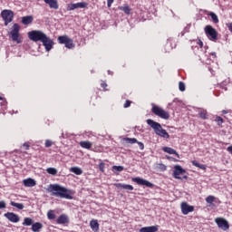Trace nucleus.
<instances>
[{"label":"nucleus","mask_w":232,"mask_h":232,"mask_svg":"<svg viewBox=\"0 0 232 232\" xmlns=\"http://www.w3.org/2000/svg\"><path fill=\"white\" fill-rule=\"evenodd\" d=\"M23 148H24V150H30V143L28 142L24 143Z\"/></svg>","instance_id":"48"},{"label":"nucleus","mask_w":232,"mask_h":232,"mask_svg":"<svg viewBox=\"0 0 232 232\" xmlns=\"http://www.w3.org/2000/svg\"><path fill=\"white\" fill-rule=\"evenodd\" d=\"M90 226H91V228L92 229V231H94V232L99 231V222L96 219L91 220Z\"/></svg>","instance_id":"23"},{"label":"nucleus","mask_w":232,"mask_h":232,"mask_svg":"<svg viewBox=\"0 0 232 232\" xmlns=\"http://www.w3.org/2000/svg\"><path fill=\"white\" fill-rule=\"evenodd\" d=\"M28 37L30 41L34 43H43L46 52H50L53 48V40H52L46 34L43 33L41 30H33L28 33Z\"/></svg>","instance_id":"1"},{"label":"nucleus","mask_w":232,"mask_h":232,"mask_svg":"<svg viewBox=\"0 0 232 232\" xmlns=\"http://www.w3.org/2000/svg\"><path fill=\"white\" fill-rule=\"evenodd\" d=\"M192 166H195L196 168H199V169H203L204 171H205V169H207V167L205 164H200L197 160L192 161Z\"/></svg>","instance_id":"25"},{"label":"nucleus","mask_w":232,"mask_h":232,"mask_svg":"<svg viewBox=\"0 0 232 232\" xmlns=\"http://www.w3.org/2000/svg\"><path fill=\"white\" fill-rule=\"evenodd\" d=\"M47 218H48L49 220H55V211H53V210H49V211L47 212Z\"/></svg>","instance_id":"33"},{"label":"nucleus","mask_w":232,"mask_h":232,"mask_svg":"<svg viewBox=\"0 0 232 232\" xmlns=\"http://www.w3.org/2000/svg\"><path fill=\"white\" fill-rule=\"evenodd\" d=\"M181 211L183 215H188V213H193L195 211V207L188 205L186 202L181 203Z\"/></svg>","instance_id":"13"},{"label":"nucleus","mask_w":232,"mask_h":232,"mask_svg":"<svg viewBox=\"0 0 232 232\" xmlns=\"http://www.w3.org/2000/svg\"><path fill=\"white\" fill-rule=\"evenodd\" d=\"M112 171H124V168L122 166H112Z\"/></svg>","instance_id":"38"},{"label":"nucleus","mask_w":232,"mask_h":232,"mask_svg":"<svg viewBox=\"0 0 232 232\" xmlns=\"http://www.w3.org/2000/svg\"><path fill=\"white\" fill-rule=\"evenodd\" d=\"M0 104H1V106H3L4 108H6V104H8V102H6L5 99L3 98L2 102H1Z\"/></svg>","instance_id":"45"},{"label":"nucleus","mask_w":232,"mask_h":232,"mask_svg":"<svg viewBox=\"0 0 232 232\" xmlns=\"http://www.w3.org/2000/svg\"><path fill=\"white\" fill-rule=\"evenodd\" d=\"M227 150L228 151V153H230V155H232V146L227 147Z\"/></svg>","instance_id":"51"},{"label":"nucleus","mask_w":232,"mask_h":232,"mask_svg":"<svg viewBox=\"0 0 232 232\" xmlns=\"http://www.w3.org/2000/svg\"><path fill=\"white\" fill-rule=\"evenodd\" d=\"M6 208V203L5 201H0V209H5Z\"/></svg>","instance_id":"46"},{"label":"nucleus","mask_w":232,"mask_h":232,"mask_svg":"<svg viewBox=\"0 0 232 232\" xmlns=\"http://www.w3.org/2000/svg\"><path fill=\"white\" fill-rule=\"evenodd\" d=\"M186 173V169H184L180 165L174 166V170L172 177L174 179H177L178 180H182V179H185V180H188V176L180 177V175H184Z\"/></svg>","instance_id":"9"},{"label":"nucleus","mask_w":232,"mask_h":232,"mask_svg":"<svg viewBox=\"0 0 232 232\" xmlns=\"http://www.w3.org/2000/svg\"><path fill=\"white\" fill-rule=\"evenodd\" d=\"M118 8L121 12H124L126 15H130V14H131V8H130V5L128 4H124L123 5L119 6Z\"/></svg>","instance_id":"21"},{"label":"nucleus","mask_w":232,"mask_h":232,"mask_svg":"<svg viewBox=\"0 0 232 232\" xmlns=\"http://www.w3.org/2000/svg\"><path fill=\"white\" fill-rule=\"evenodd\" d=\"M49 8L53 10H59V2L57 0H43Z\"/></svg>","instance_id":"14"},{"label":"nucleus","mask_w":232,"mask_h":232,"mask_svg":"<svg viewBox=\"0 0 232 232\" xmlns=\"http://www.w3.org/2000/svg\"><path fill=\"white\" fill-rule=\"evenodd\" d=\"M198 115H199L200 119H202L203 121H207V119H208V111H206V110L200 111L198 112Z\"/></svg>","instance_id":"27"},{"label":"nucleus","mask_w":232,"mask_h":232,"mask_svg":"<svg viewBox=\"0 0 232 232\" xmlns=\"http://www.w3.org/2000/svg\"><path fill=\"white\" fill-rule=\"evenodd\" d=\"M162 151H164L165 153H169V155H175L176 157H178V159H180V155H179V152H177V150L170 147H163Z\"/></svg>","instance_id":"17"},{"label":"nucleus","mask_w":232,"mask_h":232,"mask_svg":"<svg viewBox=\"0 0 232 232\" xmlns=\"http://www.w3.org/2000/svg\"><path fill=\"white\" fill-rule=\"evenodd\" d=\"M223 113H227V111H223Z\"/></svg>","instance_id":"53"},{"label":"nucleus","mask_w":232,"mask_h":232,"mask_svg":"<svg viewBox=\"0 0 232 232\" xmlns=\"http://www.w3.org/2000/svg\"><path fill=\"white\" fill-rule=\"evenodd\" d=\"M209 16L211 17V19L215 24H218V23H219L218 16L215 13H213V12L209 13Z\"/></svg>","instance_id":"30"},{"label":"nucleus","mask_w":232,"mask_h":232,"mask_svg":"<svg viewBox=\"0 0 232 232\" xmlns=\"http://www.w3.org/2000/svg\"><path fill=\"white\" fill-rule=\"evenodd\" d=\"M215 222H216L218 227H219V229H222L223 231H227V229H229V222H227V220H226V218H217L215 219Z\"/></svg>","instance_id":"10"},{"label":"nucleus","mask_w":232,"mask_h":232,"mask_svg":"<svg viewBox=\"0 0 232 232\" xmlns=\"http://www.w3.org/2000/svg\"><path fill=\"white\" fill-rule=\"evenodd\" d=\"M116 188H119L121 189H128L129 191H133V186H131V185L118 183V184H116Z\"/></svg>","instance_id":"22"},{"label":"nucleus","mask_w":232,"mask_h":232,"mask_svg":"<svg viewBox=\"0 0 232 232\" xmlns=\"http://www.w3.org/2000/svg\"><path fill=\"white\" fill-rule=\"evenodd\" d=\"M40 229H43V225L39 222H36L32 225V231L33 232H39Z\"/></svg>","instance_id":"24"},{"label":"nucleus","mask_w":232,"mask_h":232,"mask_svg":"<svg viewBox=\"0 0 232 232\" xmlns=\"http://www.w3.org/2000/svg\"><path fill=\"white\" fill-rule=\"evenodd\" d=\"M114 1L115 0H107V6H108V8H111V5H113Z\"/></svg>","instance_id":"44"},{"label":"nucleus","mask_w":232,"mask_h":232,"mask_svg":"<svg viewBox=\"0 0 232 232\" xmlns=\"http://www.w3.org/2000/svg\"><path fill=\"white\" fill-rule=\"evenodd\" d=\"M14 11L10 9H5L1 12V17L4 21L5 26H8V24L14 21Z\"/></svg>","instance_id":"7"},{"label":"nucleus","mask_w":232,"mask_h":232,"mask_svg":"<svg viewBox=\"0 0 232 232\" xmlns=\"http://www.w3.org/2000/svg\"><path fill=\"white\" fill-rule=\"evenodd\" d=\"M227 27L228 28L229 32H231V34H232V22L227 24Z\"/></svg>","instance_id":"50"},{"label":"nucleus","mask_w":232,"mask_h":232,"mask_svg":"<svg viewBox=\"0 0 232 232\" xmlns=\"http://www.w3.org/2000/svg\"><path fill=\"white\" fill-rule=\"evenodd\" d=\"M98 168L100 171H102V173H104V168H106V165L104 164V162H101L99 163Z\"/></svg>","instance_id":"39"},{"label":"nucleus","mask_w":232,"mask_h":232,"mask_svg":"<svg viewBox=\"0 0 232 232\" xmlns=\"http://www.w3.org/2000/svg\"><path fill=\"white\" fill-rule=\"evenodd\" d=\"M80 146L84 150H90L92 148V143L90 141H81Z\"/></svg>","instance_id":"26"},{"label":"nucleus","mask_w":232,"mask_h":232,"mask_svg":"<svg viewBox=\"0 0 232 232\" xmlns=\"http://www.w3.org/2000/svg\"><path fill=\"white\" fill-rule=\"evenodd\" d=\"M19 32H21V25L19 24H14L10 31L12 41L21 44V34Z\"/></svg>","instance_id":"5"},{"label":"nucleus","mask_w":232,"mask_h":232,"mask_svg":"<svg viewBox=\"0 0 232 232\" xmlns=\"http://www.w3.org/2000/svg\"><path fill=\"white\" fill-rule=\"evenodd\" d=\"M131 106V102L127 100L123 105V108H130Z\"/></svg>","instance_id":"41"},{"label":"nucleus","mask_w":232,"mask_h":232,"mask_svg":"<svg viewBox=\"0 0 232 232\" xmlns=\"http://www.w3.org/2000/svg\"><path fill=\"white\" fill-rule=\"evenodd\" d=\"M147 124L154 130L156 135H159V137H162V139H169V133L164 129H162V125L160 123L149 119L147 120Z\"/></svg>","instance_id":"3"},{"label":"nucleus","mask_w":232,"mask_h":232,"mask_svg":"<svg viewBox=\"0 0 232 232\" xmlns=\"http://www.w3.org/2000/svg\"><path fill=\"white\" fill-rule=\"evenodd\" d=\"M10 205L17 209H24V205L23 203H15L14 201H11Z\"/></svg>","instance_id":"29"},{"label":"nucleus","mask_w":232,"mask_h":232,"mask_svg":"<svg viewBox=\"0 0 232 232\" xmlns=\"http://www.w3.org/2000/svg\"><path fill=\"white\" fill-rule=\"evenodd\" d=\"M204 30L209 41H212L213 43H217V41H218V32H217V29L213 28L211 25H206Z\"/></svg>","instance_id":"6"},{"label":"nucleus","mask_w":232,"mask_h":232,"mask_svg":"<svg viewBox=\"0 0 232 232\" xmlns=\"http://www.w3.org/2000/svg\"><path fill=\"white\" fill-rule=\"evenodd\" d=\"M151 112L154 115L160 117V119H164L165 121H168V119H169V112L164 111V109L159 107V105H156L155 103H151Z\"/></svg>","instance_id":"4"},{"label":"nucleus","mask_w":232,"mask_h":232,"mask_svg":"<svg viewBox=\"0 0 232 232\" xmlns=\"http://www.w3.org/2000/svg\"><path fill=\"white\" fill-rule=\"evenodd\" d=\"M207 204H213L215 202V196H208L206 198Z\"/></svg>","instance_id":"36"},{"label":"nucleus","mask_w":232,"mask_h":232,"mask_svg":"<svg viewBox=\"0 0 232 232\" xmlns=\"http://www.w3.org/2000/svg\"><path fill=\"white\" fill-rule=\"evenodd\" d=\"M159 231V226L143 227L140 229V232H157Z\"/></svg>","instance_id":"18"},{"label":"nucleus","mask_w":232,"mask_h":232,"mask_svg":"<svg viewBox=\"0 0 232 232\" xmlns=\"http://www.w3.org/2000/svg\"><path fill=\"white\" fill-rule=\"evenodd\" d=\"M34 224V219L32 218H25L23 222V226H32Z\"/></svg>","instance_id":"32"},{"label":"nucleus","mask_w":232,"mask_h":232,"mask_svg":"<svg viewBox=\"0 0 232 232\" xmlns=\"http://www.w3.org/2000/svg\"><path fill=\"white\" fill-rule=\"evenodd\" d=\"M132 182H136L139 186H146V188H153V183L142 179V178H133Z\"/></svg>","instance_id":"11"},{"label":"nucleus","mask_w":232,"mask_h":232,"mask_svg":"<svg viewBox=\"0 0 232 232\" xmlns=\"http://www.w3.org/2000/svg\"><path fill=\"white\" fill-rule=\"evenodd\" d=\"M35 180L34 179H24V186H25V188H34V186H35Z\"/></svg>","instance_id":"20"},{"label":"nucleus","mask_w":232,"mask_h":232,"mask_svg":"<svg viewBox=\"0 0 232 232\" xmlns=\"http://www.w3.org/2000/svg\"><path fill=\"white\" fill-rule=\"evenodd\" d=\"M0 101H3V97L2 96H0Z\"/></svg>","instance_id":"52"},{"label":"nucleus","mask_w":232,"mask_h":232,"mask_svg":"<svg viewBox=\"0 0 232 232\" xmlns=\"http://www.w3.org/2000/svg\"><path fill=\"white\" fill-rule=\"evenodd\" d=\"M159 168L161 169V171H166V169H168V167L162 163L159 164Z\"/></svg>","instance_id":"42"},{"label":"nucleus","mask_w":232,"mask_h":232,"mask_svg":"<svg viewBox=\"0 0 232 232\" xmlns=\"http://www.w3.org/2000/svg\"><path fill=\"white\" fill-rule=\"evenodd\" d=\"M32 23H34V16L27 15V16L22 17V24L28 25V24H32Z\"/></svg>","instance_id":"19"},{"label":"nucleus","mask_w":232,"mask_h":232,"mask_svg":"<svg viewBox=\"0 0 232 232\" xmlns=\"http://www.w3.org/2000/svg\"><path fill=\"white\" fill-rule=\"evenodd\" d=\"M179 92H186V84L184 83V82H179Z\"/></svg>","instance_id":"37"},{"label":"nucleus","mask_w":232,"mask_h":232,"mask_svg":"<svg viewBox=\"0 0 232 232\" xmlns=\"http://www.w3.org/2000/svg\"><path fill=\"white\" fill-rule=\"evenodd\" d=\"M57 224H70V218L67 215L62 214L56 220Z\"/></svg>","instance_id":"16"},{"label":"nucleus","mask_w":232,"mask_h":232,"mask_svg":"<svg viewBox=\"0 0 232 232\" xmlns=\"http://www.w3.org/2000/svg\"><path fill=\"white\" fill-rule=\"evenodd\" d=\"M101 86L104 90V92H106V88H108V83H106V82H102Z\"/></svg>","instance_id":"43"},{"label":"nucleus","mask_w":232,"mask_h":232,"mask_svg":"<svg viewBox=\"0 0 232 232\" xmlns=\"http://www.w3.org/2000/svg\"><path fill=\"white\" fill-rule=\"evenodd\" d=\"M86 6H88L87 3L80 2V3H76V4H72L69 6V10H77V8H86Z\"/></svg>","instance_id":"15"},{"label":"nucleus","mask_w":232,"mask_h":232,"mask_svg":"<svg viewBox=\"0 0 232 232\" xmlns=\"http://www.w3.org/2000/svg\"><path fill=\"white\" fill-rule=\"evenodd\" d=\"M59 44H65V48L72 50V48H75V44H73V40L69 38L68 35H62L58 37Z\"/></svg>","instance_id":"8"},{"label":"nucleus","mask_w":232,"mask_h":232,"mask_svg":"<svg viewBox=\"0 0 232 232\" xmlns=\"http://www.w3.org/2000/svg\"><path fill=\"white\" fill-rule=\"evenodd\" d=\"M124 142L126 144H137L138 140L135 138H124L123 139Z\"/></svg>","instance_id":"28"},{"label":"nucleus","mask_w":232,"mask_h":232,"mask_svg":"<svg viewBox=\"0 0 232 232\" xmlns=\"http://www.w3.org/2000/svg\"><path fill=\"white\" fill-rule=\"evenodd\" d=\"M47 191L52 193L53 197H59L60 198H66V200L73 199V191L62 187L59 184L49 185Z\"/></svg>","instance_id":"2"},{"label":"nucleus","mask_w":232,"mask_h":232,"mask_svg":"<svg viewBox=\"0 0 232 232\" xmlns=\"http://www.w3.org/2000/svg\"><path fill=\"white\" fill-rule=\"evenodd\" d=\"M215 121L218 126H222V124H224V119H222L220 116H217Z\"/></svg>","instance_id":"35"},{"label":"nucleus","mask_w":232,"mask_h":232,"mask_svg":"<svg viewBox=\"0 0 232 232\" xmlns=\"http://www.w3.org/2000/svg\"><path fill=\"white\" fill-rule=\"evenodd\" d=\"M53 145V142L50 140H45V148H52V146Z\"/></svg>","instance_id":"40"},{"label":"nucleus","mask_w":232,"mask_h":232,"mask_svg":"<svg viewBox=\"0 0 232 232\" xmlns=\"http://www.w3.org/2000/svg\"><path fill=\"white\" fill-rule=\"evenodd\" d=\"M198 44L199 48H204V43L202 42V40H198Z\"/></svg>","instance_id":"49"},{"label":"nucleus","mask_w":232,"mask_h":232,"mask_svg":"<svg viewBox=\"0 0 232 232\" xmlns=\"http://www.w3.org/2000/svg\"><path fill=\"white\" fill-rule=\"evenodd\" d=\"M4 217H5L7 220H9L10 222H13L14 224H17V222L21 220L19 216L14 212H7L4 215Z\"/></svg>","instance_id":"12"},{"label":"nucleus","mask_w":232,"mask_h":232,"mask_svg":"<svg viewBox=\"0 0 232 232\" xmlns=\"http://www.w3.org/2000/svg\"><path fill=\"white\" fill-rule=\"evenodd\" d=\"M72 173H74L75 175H82V169H81V168L78 167H72L71 169Z\"/></svg>","instance_id":"31"},{"label":"nucleus","mask_w":232,"mask_h":232,"mask_svg":"<svg viewBox=\"0 0 232 232\" xmlns=\"http://www.w3.org/2000/svg\"><path fill=\"white\" fill-rule=\"evenodd\" d=\"M136 144H138V146L140 147V150H144V143L138 141L136 142Z\"/></svg>","instance_id":"47"},{"label":"nucleus","mask_w":232,"mask_h":232,"mask_svg":"<svg viewBox=\"0 0 232 232\" xmlns=\"http://www.w3.org/2000/svg\"><path fill=\"white\" fill-rule=\"evenodd\" d=\"M46 171L49 175H57V169L55 168H47Z\"/></svg>","instance_id":"34"}]
</instances>
